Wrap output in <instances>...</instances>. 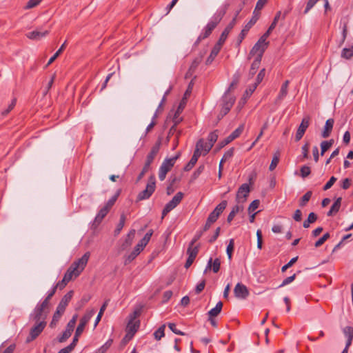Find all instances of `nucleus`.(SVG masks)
Instances as JSON below:
<instances>
[{"label":"nucleus","mask_w":353,"mask_h":353,"mask_svg":"<svg viewBox=\"0 0 353 353\" xmlns=\"http://www.w3.org/2000/svg\"><path fill=\"white\" fill-rule=\"evenodd\" d=\"M90 256V252H87L82 256L81 258L74 261L67 270L64 276L70 281L72 280V278L77 277L85 268Z\"/></svg>","instance_id":"obj_1"},{"label":"nucleus","mask_w":353,"mask_h":353,"mask_svg":"<svg viewBox=\"0 0 353 353\" xmlns=\"http://www.w3.org/2000/svg\"><path fill=\"white\" fill-rule=\"evenodd\" d=\"M156 188V181L154 175L150 176L145 189L140 192L136 199V202L148 199L154 193Z\"/></svg>","instance_id":"obj_2"},{"label":"nucleus","mask_w":353,"mask_h":353,"mask_svg":"<svg viewBox=\"0 0 353 353\" xmlns=\"http://www.w3.org/2000/svg\"><path fill=\"white\" fill-rule=\"evenodd\" d=\"M234 101L235 97L231 93L226 92L222 97L221 109L218 116L219 119H221L229 112Z\"/></svg>","instance_id":"obj_3"},{"label":"nucleus","mask_w":353,"mask_h":353,"mask_svg":"<svg viewBox=\"0 0 353 353\" xmlns=\"http://www.w3.org/2000/svg\"><path fill=\"white\" fill-rule=\"evenodd\" d=\"M48 312V305H44L42 303L38 304L30 314V319L34 322L46 321Z\"/></svg>","instance_id":"obj_4"},{"label":"nucleus","mask_w":353,"mask_h":353,"mask_svg":"<svg viewBox=\"0 0 353 353\" xmlns=\"http://www.w3.org/2000/svg\"><path fill=\"white\" fill-rule=\"evenodd\" d=\"M140 314L139 311H134L132 314H130V319L127 325V334L125 336V339L129 337L130 339L134 334L137 332L139 327V321H135L137 316Z\"/></svg>","instance_id":"obj_5"},{"label":"nucleus","mask_w":353,"mask_h":353,"mask_svg":"<svg viewBox=\"0 0 353 353\" xmlns=\"http://www.w3.org/2000/svg\"><path fill=\"white\" fill-rule=\"evenodd\" d=\"M229 7V4H225L219 10L214 14L212 17L211 21L208 22L206 25L205 28L210 30L211 32L216 27V26L220 23L224 15L225 14Z\"/></svg>","instance_id":"obj_6"},{"label":"nucleus","mask_w":353,"mask_h":353,"mask_svg":"<svg viewBox=\"0 0 353 353\" xmlns=\"http://www.w3.org/2000/svg\"><path fill=\"white\" fill-rule=\"evenodd\" d=\"M183 197V194L181 192H177L172 199L165 205L162 211L161 219H163L171 210L175 208L181 203Z\"/></svg>","instance_id":"obj_7"},{"label":"nucleus","mask_w":353,"mask_h":353,"mask_svg":"<svg viewBox=\"0 0 353 353\" xmlns=\"http://www.w3.org/2000/svg\"><path fill=\"white\" fill-rule=\"evenodd\" d=\"M47 324L46 321L34 322V325L30 330L29 336L26 339V342L29 343L34 340L43 332Z\"/></svg>","instance_id":"obj_8"},{"label":"nucleus","mask_w":353,"mask_h":353,"mask_svg":"<svg viewBox=\"0 0 353 353\" xmlns=\"http://www.w3.org/2000/svg\"><path fill=\"white\" fill-rule=\"evenodd\" d=\"M176 162V158L165 159L159 168V178L161 181L165 179L167 173L172 169Z\"/></svg>","instance_id":"obj_9"},{"label":"nucleus","mask_w":353,"mask_h":353,"mask_svg":"<svg viewBox=\"0 0 353 353\" xmlns=\"http://www.w3.org/2000/svg\"><path fill=\"white\" fill-rule=\"evenodd\" d=\"M259 18V14L256 13V10H254L253 12V16L252 19L250 20V21L244 26L243 30H241V33L239 34L237 39V45L239 46L242 41L244 39L245 35L247 34L248 32L250 30V29L252 27L254 24L257 21V20Z\"/></svg>","instance_id":"obj_10"},{"label":"nucleus","mask_w":353,"mask_h":353,"mask_svg":"<svg viewBox=\"0 0 353 353\" xmlns=\"http://www.w3.org/2000/svg\"><path fill=\"white\" fill-rule=\"evenodd\" d=\"M94 314L95 310L94 309L86 311L83 316L80 319L79 324L77 327L76 332H77V334H81L83 333L86 324L89 322Z\"/></svg>","instance_id":"obj_11"},{"label":"nucleus","mask_w":353,"mask_h":353,"mask_svg":"<svg viewBox=\"0 0 353 353\" xmlns=\"http://www.w3.org/2000/svg\"><path fill=\"white\" fill-rule=\"evenodd\" d=\"M250 192V189L249 185L247 183L242 184L239 187L236 192V201L238 203L245 202L246 201L247 197L249 195Z\"/></svg>","instance_id":"obj_12"},{"label":"nucleus","mask_w":353,"mask_h":353,"mask_svg":"<svg viewBox=\"0 0 353 353\" xmlns=\"http://www.w3.org/2000/svg\"><path fill=\"white\" fill-rule=\"evenodd\" d=\"M310 117L309 116L304 117L301 121V124L299 125L296 135H295V141H300L303 137L307 128L310 125Z\"/></svg>","instance_id":"obj_13"},{"label":"nucleus","mask_w":353,"mask_h":353,"mask_svg":"<svg viewBox=\"0 0 353 353\" xmlns=\"http://www.w3.org/2000/svg\"><path fill=\"white\" fill-rule=\"evenodd\" d=\"M234 293L235 296L239 299H245L249 295L247 287L240 283H237L234 287Z\"/></svg>","instance_id":"obj_14"},{"label":"nucleus","mask_w":353,"mask_h":353,"mask_svg":"<svg viewBox=\"0 0 353 353\" xmlns=\"http://www.w3.org/2000/svg\"><path fill=\"white\" fill-rule=\"evenodd\" d=\"M161 144V141L160 139L155 143V144L152 146L150 153L147 155L145 162L152 164L155 157L157 156L160 150Z\"/></svg>","instance_id":"obj_15"},{"label":"nucleus","mask_w":353,"mask_h":353,"mask_svg":"<svg viewBox=\"0 0 353 353\" xmlns=\"http://www.w3.org/2000/svg\"><path fill=\"white\" fill-rule=\"evenodd\" d=\"M236 24V17H234L232 20L230 22V23L227 26L225 30L221 33L220 38L218 41L221 43H224L230 32L232 30L234 26Z\"/></svg>","instance_id":"obj_16"},{"label":"nucleus","mask_w":353,"mask_h":353,"mask_svg":"<svg viewBox=\"0 0 353 353\" xmlns=\"http://www.w3.org/2000/svg\"><path fill=\"white\" fill-rule=\"evenodd\" d=\"M267 47L265 45L260 44L259 43L256 42L254 46L252 47L250 52V55H254L256 54V57H260V59H262L263 54L265 50Z\"/></svg>","instance_id":"obj_17"},{"label":"nucleus","mask_w":353,"mask_h":353,"mask_svg":"<svg viewBox=\"0 0 353 353\" xmlns=\"http://www.w3.org/2000/svg\"><path fill=\"white\" fill-rule=\"evenodd\" d=\"M223 45V44L221 43H219V41H217V43L214 45V46L213 47V48L210 52V54L209 55V57H208V59L206 60L207 65H210L212 63V62L214 61V58L217 56V54L220 52Z\"/></svg>","instance_id":"obj_18"},{"label":"nucleus","mask_w":353,"mask_h":353,"mask_svg":"<svg viewBox=\"0 0 353 353\" xmlns=\"http://www.w3.org/2000/svg\"><path fill=\"white\" fill-rule=\"evenodd\" d=\"M334 123L333 119H329L326 121L323 130L321 132V137L323 138H327L331 134Z\"/></svg>","instance_id":"obj_19"},{"label":"nucleus","mask_w":353,"mask_h":353,"mask_svg":"<svg viewBox=\"0 0 353 353\" xmlns=\"http://www.w3.org/2000/svg\"><path fill=\"white\" fill-rule=\"evenodd\" d=\"M202 59H203V56L200 55L199 57H196L193 60L191 65L190 66L188 71L187 72V73L185 74V78H188L189 77L192 76V74L194 72V71L196 69V68L198 67V65L202 61Z\"/></svg>","instance_id":"obj_20"},{"label":"nucleus","mask_w":353,"mask_h":353,"mask_svg":"<svg viewBox=\"0 0 353 353\" xmlns=\"http://www.w3.org/2000/svg\"><path fill=\"white\" fill-rule=\"evenodd\" d=\"M75 326L72 323H68L65 330L63 332L62 335L59 338L58 341L60 343L65 341L72 334Z\"/></svg>","instance_id":"obj_21"},{"label":"nucleus","mask_w":353,"mask_h":353,"mask_svg":"<svg viewBox=\"0 0 353 353\" xmlns=\"http://www.w3.org/2000/svg\"><path fill=\"white\" fill-rule=\"evenodd\" d=\"M141 247H139L138 245H137L134 249V250L125 257V265L129 264L131 263L143 250Z\"/></svg>","instance_id":"obj_22"},{"label":"nucleus","mask_w":353,"mask_h":353,"mask_svg":"<svg viewBox=\"0 0 353 353\" xmlns=\"http://www.w3.org/2000/svg\"><path fill=\"white\" fill-rule=\"evenodd\" d=\"M341 201H342L341 197H339L336 199V201L334 202V203L331 206L330 210L328 211V212L327 214V215L328 216H334L339 211V209H340L341 205Z\"/></svg>","instance_id":"obj_23"},{"label":"nucleus","mask_w":353,"mask_h":353,"mask_svg":"<svg viewBox=\"0 0 353 353\" xmlns=\"http://www.w3.org/2000/svg\"><path fill=\"white\" fill-rule=\"evenodd\" d=\"M49 34L48 30L44 32H40L38 30H34L27 34V37L32 40H39L42 37H46Z\"/></svg>","instance_id":"obj_24"},{"label":"nucleus","mask_w":353,"mask_h":353,"mask_svg":"<svg viewBox=\"0 0 353 353\" xmlns=\"http://www.w3.org/2000/svg\"><path fill=\"white\" fill-rule=\"evenodd\" d=\"M345 336L347 338L346 345L347 347H350L352 345L353 340V327L350 326H346L343 330Z\"/></svg>","instance_id":"obj_25"},{"label":"nucleus","mask_w":353,"mask_h":353,"mask_svg":"<svg viewBox=\"0 0 353 353\" xmlns=\"http://www.w3.org/2000/svg\"><path fill=\"white\" fill-rule=\"evenodd\" d=\"M290 81L286 80L281 85L280 92L276 98V102L282 101L288 94Z\"/></svg>","instance_id":"obj_26"},{"label":"nucleus","mask_w":353,"mask_h":353,"mask_svg":"<svg viewBox=\"0 0 353 353\" xmlns=\"http://www.w3.org/2000/svg\"><path fill=\"white\" fill-rule=\"evenodd\" d=\"M203 148V139H199L196 144V148L194 152V154L192 155V158H194V159L198 161V159L201 155V152Z\"/></svg>","instance_id":"obj_27"},{"label":"nucleus","mask_w":353,"mask_h":353,"mask_svg":"<svg viewBox=\"0 0 353 353\" xmlns=\"http://www.w3.org/2000/svg\"><path fill=\"white\" fill-rule=\"evenodd\" d=\"M136 231L135 230L132 229L131 230L128 234H127L126 239L125 240V242L122 245L123 249H125L130 245H131L133 239L134 238Z\"/></svg>","instance_id":"obj_28"},{"label":"nucleus","mask_w":353,"mask_h":353,"mask_svg":"<svg viewBox=\"0 0 353 353\" xmlns=\"http://www.w3.org/2000/svg\"><path fill=\"white\" fill-rule=\"evenodd\" d=\"M243 205H236L235 206H234L232 208V211L230 212V214H228V218H227V221L228 223H230L234 217L235 216V215L240 211H243Z\"/></svg>","instance_id":"obj_29"},{"label":"nucleus","mask_w":353,"mask_h":353,"mask_svg":"<svg viewBox=\"0 0 353 353\" xmlns=\"http://www.w3.org/2000/svg\"><path fill=\"white\" fill-rule=\"evenodd\" d=\"M110 210L107 209V208H102L99 212H98V214H97L95 219H94V223L98 225L99 224L102 220L103 219V218L107 215V214L108 213Z\"/></svg>","instance_id":"obj_30"},{"label":"nucleus","mask_w":353,"mask_h":353,"mask_svg":"<svg viewBox=\"0 0 353 353\" xmlns=\"http://www.w3.org/2000/svg\"><path fill=\"white\" fill-rule=\"evenodd\" d=\"M222 307L223 303L221 301H219L216 306L208 312L209 316L214 318L215 316H218L221 312Z\"/></svg>","instance_id":"obj_31"},{"label":"nucleus","mask_w":353,"mask_h":353,"mask_svg":"<svg viewBox=\"0 0 353 353\" xmlns=\"http://www.w3.org/2000/svg\"><path fill=\"white\" fill-rule=\"evenodd\" d=\"M153 234V230H150L143 236V238L137 244L139 247L143 249L150 240V238Z\"/></svg>","instance_id":"obj_32"},{"label":"nucleus","mask_w":353,"mask_h":353,"mask_svg":"<svg viewBox=\"0 0 353 353\" xmlns=\"http://www.w3.org/2000/svg\"><path fill=\"white\" fill-rule=\"evenodd\" d=\"M261 59H260V57H256L254 61L252 62L251 65V68L250 70V75L252 77L254 76L257 70L259 69L260 64H261Z\"/></svg>","instance_id":"obj_33"},{"label":"nucleus","mask_w":353,"mask_h":353,"mask_svg":"<svg viewBox=\"0 0 353 353\" xmlns=\"http://www.w3.org/2000/svg\"><path fill=\"white\" fill-rule=\"evenodd\" d=\"M165 324L161 325L153 334L157 341H160L165 336Z\"/></svg>","instance_id":"obj_34"},{"label":"nucleus","mask_w":353,"mask_h":353,"mask_svg":"<svg viewBox=\"0 0 353 353\" xmlns=\"http://www.w3.org/2000/svg\"><path fill=\"white\" fill-rule=\"evenodd\" d=\"M317 220V215L314 212H310L307 219L304 221L303 226L305 228H308L310 223H314Z\"/></svg>","instance_id":"obj_35"},{"label":"nucleus","mask_w":353,"mask_h":353,"mask_svg":"<svg viewBox=\"0 0 353 353\" xmlns=\"http://www.w3.org/2000/svg\"><path fill=\"white\" fill-rule=\"evenodd\" d=\"M125 215L124 214H122L120 216L119 222L117 224V228L114 230V235H118L121 232V230L123 229L125 225Z\"/></svg>","instance_id":"obj_36"},{"label":"nucleus","mask_w":353,"mask_h":353,"mask_svg":"<svg viewBox=\"0 0 353 353\" xmlns=\"http://www.w3.org/2000/svg\"><path fill=\"white\" fill-rule=\"evenodd\" d=\"M227 201L224 200L222 201L212 211L214 214H216L217 216H220V214L223 212V210L225 209L227 206Z\"/></svg>","instance_id":"obj_37"},{"label":"nucleus","mask_w":353,"mask_h":353,"mask_svg":"<svg viewBox=\"0 0 353 353\" xmlns=\"http://www.w3.org/2000/svg\"><path fill=\"white\" fill-rule=\"evenodd\" d=\"M279 158H280V152L279 151H277L274 153L273 159L270 165L269 170L270 171H273L276 168V166L279 162Z\"/></svg>","instance_id":"obj_38"},{"label":"nucleus","mask_w":353,"mask_h":353,"mask_svg":"<svg viewBox=\"0 0 353 353\" xmlns=\"http://www.w3.org/2000/svg\"><path fill=\"white\" fill-rule=\"evenodd\" d=\"M312 195V191H307L301 199L299 201V205L301 207H304L307 203L310 201Z\"/></svg>","instance_id":"obj_39"},{"label":"nucleus","mask_w":353,"mask_h":353,"mask_svg":"<svg viewBox=\"0 0 353 353\" xmlns=\"http://www.w3.org/2000/svg\"><path fill=\"white\" fill-rule=\"evenodd\" d=\"M281 12L278 11L273 19V21L272 22L271 25L268 28V30L266 31V32H268V34H270V32L275 28L278 21L281 18Z\"/></svg>","instance_id":"obj_40"},{"label":"nucleus","mask_w":353,"mask_h":353,"mask_svg":"<svg viewBox=\"0 0 353 353\" xmlns=\"http://www.w3.org/2000/svg\"><path fill=\"white\" fill-rule=\"evenodd\" d=\"M353 57V46L349 48H345L342 50L341 57L349 59Z\"/></svg>","instance_id":"obj_41"},{"label":"nucleus","mask_w":353,"mask_h":353,"mask_svg":"<svg viewBox=\"0 0 353 353\" xmlns=\"http://www.w3.org/2000/svg\"><path fill=\"white\" fill-rule=\"evenodd\" d=\"M65 41L61 45V46L60 47V48L56 52V53L49 59L47 65H46V67H48V65H50V64H52L54 60L59 57V55L62 52V51L64 50L65 47Z\"/></svg>","instance_id":"obj_42"},{"label":"nucleus","mask_w":353,"mask_h":353,"mask_svg":"<svg viewBox=\"0 0 353 353\" xmlns=\"http://www.w3.org/2000/svg\"><path fill=\"white\" fill-rule=\"evenodd\" d=\"M185 103H186L185 101H183V102H182V101H181L177 110H176V112L174 113V115L173 117V121H175L179 120V119H181V117H179V116L181 114V112L185 107Z\"/></svg>","instance_id":"obj_43"},{"label":"nucleus","mask_w":353,"mask_h":353,"mask_svg":"<svg viewBox=\"0 0 353 353\" xmlns=\"http://www.w3.org/2000/svg\"><path fill=\"white\" fill-rule=\"evenodd\" d=\"M72 296H73V291L70 290L66 294L64 295V296L61 299V300L59 303L67 307L69 302L71 301Z\"/></svg>","instance_id":"obj_44"},{"label":"nucleus","mask_w":353,"mask_h":353,"mask_svg":"<svg viewBox=\"0 0 353 353\" xmlns=\"http://www.w3.org/2000/svg\"><path fill=\"white\" fill-rule=\"evenodd\" d=\"M234 241L233 239H231L229 241V243L227 246L226 252L228 256V259L230 260L232 259V254L234 250Z\"/></svg>","instance_id":"obj_45"},{"label":"nucleus","mask_w":353,"mask_h":353,"mask_svg":"<svg viewBox=\"0 0 353 353\" xmlns=\"http://www.w3.org/2000/svg\"><path fill=\"white\" fill-rule=\"evenodd\" d=\"M119 195V192H118L116 194H114L111 199H110L108 201L104 207L107 208V209L110 210L112 208V207L114 205Z\"/></svg>","instance_id":"obj_46"},{"label":"nucleus","mask_w":353,"mask_h":353,"mask_svg":"<svg viewBox=\"0 0 353 353\" xmlns=\"http://www.w3.org/2000/svg\"><path fill=\"white\" fill-rule=\"evenodd\" d=\"M218 139V134L217 130H215L211 133L209 134L208 139L209 141V144L212 145V147L213 146L214 143Z\"/></svg>","instance_id":"obj_47"},{"label":"nucleus","mask_w":353,"mask_h":353,"mask_svg":"<svg viewBox=\"0 0 353 353\" xmlns=\"http://www.w3.org/2000/svg\"><path fill=\"white\" fill-rule=\"evenodd\" d=\"M198 252H199V246L196 245V246L193 247V245H191V243H190L188 248L187 254L188 255H191V256H194V257H196Z\"/></svg>","instance_id":"obj_48"},{"label":"nucleus","mask_w":353,"mask_h":353,"mask_svg":"<svg viewBox=\"0 0 353 353\" xmlns=\"http://www.w3.org/2000/svg\"><path fill=\"white\" fill-rule=\"evenodd\" d=\"M330 234L328 232L324 234L323 236H321L317 241H316L314 245L316 248L320 247L322 245L325 241H326L330 238Z\"/></svg>","instance_id":"obj_49"},{"label":"nucleus","mask_w":353,"mask_h":353,"mask_svg":"<svg viewBox=\"0 0 353 353\" xmlns=\"http://www.w3.org/2000/svg\"><path fill=\"white\" fill-rule=\"evenodd\" d=\"M193 85H194L193 81H191L190 83H189L188 88H187V90L184 94V96L182 99V102H183V101L186 102L187 98L190 96V94L192 93Z\"/></svg>","instance_id":"obj_50"},{"label":"nucleus","mask_w":353,"mask_h":353,"mask_svg":"<svg viewBox=\"0 0 353 353\" xmlns=\"http://www.w3.org/2000/svg\"><path fill=\"white\" fill-rule=\"evenodd\" d=\"M108 305V303L107 301H105L101 306V309H100V311L97 316V319L95 320V323H94V327H96L97 325V324L99 323V322L100 321L101 319V316L103 314V312L104 310H105L106 308V306Z\"/></svg>","instance_id":"obj_51"},{"label":"nucleus","mask_w":353,"mask_h":353,"mask_svg":"<svg viewBox=\"0 0 353 353\" xmlns=\"http://www.w3.org/2000/svg\"><path fill=\"white\" fill-rule=\"evenodd\" d=\"M243 130H244V125L242 124V125H239L232 134H230V135L232 137V138L234 140L235 139L238 138L241 134Z\"/></svg>","instance_id":"obj_52"},{"label":"nucleus","mask_w":353,"mask_h":353,"mask_svg":"<svg viewBox=\"0 0 353 353\" xmlns=\"http://www.w3.org/2000/svg\"><path fill=\"white\" fill-rule=\"evenodd\" d=\"M181 121V119H179L177 121H174V125L170 128L167 137L168 139H170V137L176 132V125L178 123H179Z\"/></svg>","instance_id":"obj_53"},{"label":"nucleus","mask_w":353,"mask_h":353,"mask_svg":"<svg viewBox=\"0 0 353 353\" xmlns=\"http://www.w3.org/2000/svg\"><path fill=\"white\" fill-rule=\"evenodd\" d=\"M260 204V201L258 199L254 200L249 205L248 207V212L251 214L255 210H256Z\"/></svg>","instance_id":"obj_54"},{"label":"nucleus","mask_w":353,"mask_h":353,"mask_svg":"<svg viewBox=\"0 0 353 353\" xmlns=\"http://www.w3.org/2000/svg\"><path fill=\"white\" fill-rule=\"evenodd\" d=\"M57 290V288L54 287L52 290L48 293L46 298L44 299V301L42 302L43 305H49V302L51 298L54 296Z\"/></svg>","instance_id":"obj_55"},{"label":"nucleus","mask_w":353,"mask_h":353,"mask_svg":"<svg viewBox=\"0 0 353 353\" xmlns=\"http://www.w3.org/2000/svg\"><path fill=\"white\" fill-rule=\"evenodd\" d=\"M300 172L301 176L303 178H305L308 176L311 173L310 168L307 165H303L301 168Z\"/></svg>","instance_id":"obj_56"},{"label":"nucleus","mask_w":353,"mask_h":353,"mask_svg":"<svg viewBox=\"0 0 353 353\" xmlns=\"http://www.w3.org/2000/svg\"><path fill=\"white\" fill-rule=\"evenodd\" d=\"M70 281L66 277L63 276V279L59 281L57 285L54 286L57 289L62 290L63 289L68 283Z\"/></svg>","instance_id":"obj_57"},{"label":"nucleus","mask_w":353,"mask_h":353,"mask_svg":"<svg viewBox=\"0 0 353 353\" xmlns=\"http://www.w3.org/2000/svg\"><path fill=\"white\" fill-rule=\"evenodd\" d=\"M41 1L42 0H29L27 2L26 6H25V8L26 9L33 8L36 7L37 6H38L41 2Z\"/></svg>","instance_id":"obj_58"},{"label":"nucleus","mask_w":353,"mask_h":353,"mask_svg":"<svg viewBox=\"0 0 353 353\" xmlns=\"http://www.w3.org/2000/svg\"><path fill=\"white\" fill-rule=\"evenodd\" d=\"M298 260V256L292 258L287 264L281 268L282 272H285L288 268L292 267Z\"/></svg>","instance_id":"obj_59"},{"label":"nucleus","mask_w":353,"mask_h":353,"mask_svg":"<svg viewBox=\"0 0 353 353\" xmlns=\"http://www.w3.org/2000/svg\"><path fill=\"white\" fill-rule=\"evenodd\" d=\"M168 326L174 334H179V335H181V336L185 335V333H184L183 332H181V331H180V330L176 329L175 323H169L168 324Z\"/></svg>","instance_id":"obj_60"},{"label":"nucleus","mask_w":353,"mask_h":353,"mask_svg":"<svg viewBox=\"0 0 353 353\" xmlns=\"http://www.w3.org/2000/svg\"><path fill=\"white\" fill-rule=\"evenodd\" d=\"M220 267H221L220 259L216 258L213 261L212 270L213 271L214 273H217L220 270Z\"/></svg>","instance_id":"obj_61"},{"label":"nucleus","mask_w":353,"mask_h":353,"mask_svg":"<svg viewBox=\"0 0 353 353\" xmlns=\"http://www.w3.org/2000/svg\"><path fill=\"white\" fill-rule=\"evenodd\" d=\"M197 160L194 159V158H191L190 161L186 164V165L184 167L185 171H189L190 170L196 163Z\"/></svg>","instance_id":"obj_62"},{"label":"nucleus","mask_w":353,"mask_h":353,"mask_svg":"<svg viewBox=\"0 0 353 353\" xmlns=\"http://www.w3.org/2000/svg\"><path fill=\"white\" fill-rule=\"evenodd\" d=\"M337 179L335 176H332L327 183L323 187V190H327L330 189L334 183L336 181Z\"/></svg>","instance_id":"obj_63"},{"label":"nucleus","mask_w":353,"mask_h":353,"mask_svg":"<svg viewBox=\"0 0 353 353\" xmlns=\"http://www.w3.org/2000/svg\"><path fill=\"white\" fill-rule=\"evenodd\" d=\"M265 74V68H263L260 70L259 73L258 74L256 79V85H259L263 79Z\"/></svg>","instance_id":"obj_64"}]
</instances>
